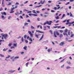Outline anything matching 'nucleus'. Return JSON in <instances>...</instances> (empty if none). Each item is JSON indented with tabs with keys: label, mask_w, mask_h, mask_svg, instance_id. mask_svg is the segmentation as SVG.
I'll list each match as a JSON object with an SVG mask.
<instances>
[{
	"label": "nucleus",
	"mask_w": 74,
	"mask_h": 74,
	"mask_svg": "<svg viewBox=\"0 0 74 74\" xmlns=\"http://www.w3.org/2000/svg\"><path fill=\"white\" fill-rule=\"evenodd\" d=\"M56 34L57 36H59V33L58 31H54L53 32V35L55 37H57V36H56Z\"/></svg>",
	"instance_id": "f257e3e1"
},
{
	"label": "nucleus",
	"mask_w": 74,
	"mask_h": 74,
	"mask_svg": "<svg viewBox=\"0 0 74 74\" xmlns=\"http://www.w3.org/2000/svg\"><path fill=\"white\" fill-rule=\"evenodd\" d=\"M1 35L2 36V37H4V39H6L7 38V36H8V35L7 34H4L3 33H2L1 34Z\"/></svg>",
	"instance_id": "f03ea898"
},
{
	"label": "nucleus",
	"mask_w": 74,
	"mask_h": 74,
	"mask_svg": "<svg viewBox=\"0 0 74 74\" xmlns=\"http://www.w3.org/2000/svg\"><path fill=\"white\" fill-rule=\"evenodd\" d=\"M51 23H53L52 21H49H49H47L43 25H45V24H48L49 25H51Z\"/></svg>",
	"instance_id": "7ed1b4c3"
},
{
	"label": "nucleus",
	"mask_w": 74,
	"mask_h": 74,
	"mask_svg": "<svg viewBox=\"0 0 74 74\" xmlns=\"http://www.w3.org/2000/svg\"><path fill=\"white\" fill-rule=\"evenodd\" d=\"M28 33L29 34H30V37H31V38H32V37H33V34H32V32L30 31H28Z\"/></svg>",
	"instance_id": "20e7f679"
},
{
	"label": "nucleus",
	"mask_w": 74,
	"mask_h": 74,
	"mask_svg": "<svg viewBox=\"0 0 74 74\" xmlns=\"http://www.w3.org/2000/svg\"><path fill=\"white\" fill-rule=\"evenodd\" d=\"M36 32H37V33H44V32L40 31V30H36Z\"/></svg>",
	"instance_id": "39448f33"
},
{
	"label": "nucleus",
	"mask_w": 74,
	"mask_h": 74,
	"mask_svg": "<svg viewBox=\"0 0 74 74\" xmlns=\"http://www.w3.org/2000/svg\"><path fill=\"white\" fill-rule=\"evenodd\" d=\"M64 44V42H61L59 44L60 45L62 46V45H63Z\"/></svg>",
	"instance_id": "423d86ee"
},
{
	"label": "nucleus",
	"mask_w": 74,
	"mask_h": 74,
	"mask_svg": "<svg viewBox=\"0 0 74 74\" xmlns=\"http://www.w3.org/2000/svg\"><path fill=\"white\" fill-rule=\"evenodd\" d=\"M74 23V22H69V23L68 22L66 23V25H69V24H70L71 25L72 24H73Z\"/></svg>",
	"instance_id": "0eeeda50"
},
{
	"label": "nucleus",
	"mask_w": 74,
	"mask_h": 74,
	"mask_svg": "<svg viewBox=\"0 0 74 74\" xmlns=\"http://www.w3.org/2000/svg\"><path fill=\"white\" fill-rule=\"evenodd\" d=\"M60 8V7H59L58 8H57L56 7H55L54 8V10H56L57 9V10H59V8Z\"/></svg>",
	"instance_id": "6e6552de"
},
{
	"label": "nucleus",
	"mask_w": 74,
	"mask_h": 74,
	"mask_svg": "<svg viewBox=\"0 0 74 74\" xmlns=\"http://www.w3.org/2000/svg\"><path fill=\"white\" fill-rule=\"evenodd\" d=\"M13 45L14 47H16L17 46V43H13Z\"/></svg>",
	"instance_id": "1a4fd4ad"
},
{
	"label": "nucleus",
	"mask_w": 74,
	"mask_h": 74,
	"mask_svg": "<svg viewBox=\"0 0 74 74\" xmlns=\"http://www.w3.org/2000/svg\"><path fill=\"white\" fill-rule=\"evenodd\" d=\"M43 37H44V34L42 35L41 37L40 38V39L39 40V41H41V40H42Z\"/></svg>",
	"instance_id": "9d476101"
},
{
	"label": "nucleus",
	"mask_w": 74,
	"mask_h": 74,
	"mask_svg": "<svg viewBox=\"0 0 74 74\" xmlns=\"http://www.w3.org/2000/svg\"><path fill=\"white\" fill-rule=\"evenodd\" d=\"M1 14H2V15H6V13L5 12H1Z\"/></svg>",
	"instance_id": "9b49d317"
},
{
	"label": "nucleus",
	"mask_w": 74,
	"mask_h": 74,
	"mask_svg": "<svg viewBox=\"0 0 74 74\" xmlns=\"http://www.w3.org/2000/svg\"><path fill=\"white\" fill-rule=\"evenodd\" d=\"M14 11H13V10L11 9L10 13H14Z\"/></svg>",
	"instance_id": "f8f14e48"
},
{
	"label": "nucleus",
	"mask_w": 74,
	"mask_h": 74,
	"mask_svg": "<svg viewBox=\"0 0 74 74\" xmlns=\"http://www.w3.org/2000/svg\"><path fill=\"white\" fill-rule=\"evenodd\" d=\"M23 49H24L25 50H27V46H25L24 47Z\"/></svg>",
	"instance_id": "ddd939ff"
},
{
	"label": "nucleus",
	"mask_w": 74,
	"mask_h": 74,
	"mask_svg": "<svg viewBox=\"0 0 74 74\" xmlns=\"http://www.w3.org/2000/svg\"><path fill=\"white\" fill-rule=\"evenodd\" d=\"M1 18H3V19H5V17H4L3 16H1Z\"/></svg>",
	"instance_id": "4468645a"
},
{
	"label": "nucleus",
	"mask_w": 74,
	"mask_h": 74,
	"mask_svg": "<svg viewBox=\"0 0 74 74\" xmlns=\"http://www.w3.org/2000/svg\"><path fill=\"white\" fill-rule=\"evenodd\" d=\"M31 28L32 29H35V28L32 25L31 26Z\"/></svg>",
	"instance_id": "2eb2a0df"
},
{
	"label": "nucleus",
	"mask_w": 74,
	"mask_h": 74,
	"mask_svg": "<svg viewBox=\"0 0 74 74\" xmlns=\"http://www.w3.org/2000/svg\"><path fill=\"white\" fill-rule=\"evenodd\" d=\"M59 37L60 38H62V37H63V35H62V34H60L59 36Z\"/></svg>",
	"instance_id": "dca6fc26"
},
{
	"label": "nucleus",
	"mask_w": 74,
	"mask_h": 74,
	"mask_svg": "<svg viewBox=\"0 0 74 74\" xmlns=\"http://www.w3.org/2000/svg\"><path fill=\"white\" fill-rule=\"evenodd\" d=\"M65 16V14H64L62 15V18H61V19H63V18H64V17Z\"/></svg>",
	"instance_id": "f3484780"
},
{
	"label": "nucleus",
	"mask_w": 74,
	"mask_h": 74,
	"mask_svg": "<svg viewBox=\"0 0 74 74\" xmlns=\"http://www.w3.org/2000/svg\"><path fill=\"white\" fill-rule=\"evenodd\" d=\"M35 36L36 37V38H38V35L37 34H36L35 35Z\"/></svg>",
	"instance_id": "a211bd4d"
},
{
	"label": "nucleus",
	"mask_w": 74,
	"mask_h": 74,
	"mask_svg": "<svg viewBox=\"0 0 74 74\" xmlns=\"http://www.w3.org/2000/svg\"><path fill=\"white\" fill-rule=\"evenodd\" d=\"M33 16H38V15L37 14H33Z\"/></svg>",
	"instance_id": "6ab92c4d"
},
{
	"label": "nucleus",
	"mask_w": 74,
	"mask_h": 74,
	"mask_svg": "<svg viewBox=\"0 0 74 74\" xmlns=\"http://www.w3.org/2000/svg\"><path fill=\"white\" fill-rule=\"evenodd\" d=\"M55 18L57 19H59V16H58L57 17L56 16Z\"/></svg>",
	"instance_id": "aec40b11"
},
{
	"label": "nucleus",
	"mask_w": 74,
	"mask_h": 74,
	"mask_svg": "<svg viewBox=\"0 0 74 74\" xmlns=\"http://www.w3.org/2000/svg\"><path fill=\"white\" fill-rule=\"evenodd\" d=\"M15 15H18V14H19V13H18V12H16V13H15Z\"/></svg>",
	"instance_id": "412c9836"
},
{
	"label": "nucleus",
	"mask_w": 74,
	"mask_h": 74,
	"mask_svg": "<svg viewBox=\"0 0 74 74\" xmlns=\"http://www.w3.org/2000/svg\"><path fill=\"white\" fill-rule=\"evenodd\" d=\"M33 14L30 13L29 14V16H32V15L33 16Z\"/></svg>",
	"instance_id": "4be33fe9"
},
{
	"label": "nucleus",
	"mask_w": 74,
	"mask_h": 74,
	"mask_svg": "<svg viewBox=\"0 0 74 74\" xmlns=\"http://www.w3.org/2000/svg\"><path fill=\"white\" fill-rule=\"evenodd\" d=\"M49 32H50V33H51V34H53V32H52V30H50Z\"/></svg>",
	"instance_id": "5701e85b"
},
{
	"label": "nucleus",
	"mask_w": 74,
	"mask_h": 74,
	"mask_svg": "<svg viewBox=\"0 0 74 74\" xmlns=\"http://www.w3.org/2000/svg\"><path fill=\"white\" fill-rule=\"evenodd\" d=\"M26 37H27V35H25L24 36V38H26Z\"/></svg>",
	"instance_id": "b1692460"
},
{
	"label": "nucleus",
	"mask_w": 74,
	"mask_h": 74,
	"mask_svg": "<svg viewBox=\"0 0 74 74\" xmlns=\"http://www.w3.org/2000/svg\"><path fill=\"white\" fill-rule=\"evenodd\" d=\"M33 12L34 14H37V13H36V11L35 10H33Z\"/></svg>",
	"instance_id": "393cba45"
},
{
	"label": "nucleus",
	"mask_w": 74,
	"mask_h": 74,
	"mask_svg": "<svg viewBox=\"0 0 74 74\" xmlns=\"http://www.w3.org/2000/svg\"><path fill=\"white\" fill-rule=\"evenodd\" d=\"M66 69H70V67L69 66H67L66 67Z\"/></svg>",
	"instance_id": "a878e982"
},
{
	"label": "nucleus",
	"mask_w": 74,
	"mask_h": 74,
	"mask_svg": "<svg viewBox=\"0 0 74 74\" xmlns=\"http://www.w3.org/2000/svg\"><path fill=\"white\" fill-rule=\"evenodd\" d=\"M19 57L18 56H16L15 57V58L14 59H18L19 58Z\"/></svg>",
	"instance_id": "bb28decb"
},
{
	"label": "nucleus",
	"mask_w": 74,
	"mask_h": 74,
	"mask_svg": "<svg viewBox=\"0 0 74 74\" xmlns=\"http://www.w3.org/2000/svg\"><path fill=\"white\" fill-rule=\"evenodd\" d=\"M28 23H25L24 24L25 26H26V25H28Z\"/></svg>",
	"instance_id": "cd10ccee"
},
{
	"label": "nucleus",
	"mask_w": 74,
	"mask_h": 74,
	"mask_svg": "<svg viewBox=\"0 0 74 74\" xmlns=\"http://www.w3.org/2000/svg\"><path fill=\"white\" fill-rule=\"evenodd\" d=\"M0 56H1V57H4V55H3L0 54Z\"/></svg>",
	"instance_id": "c85d7f7f"
},
{
	"label": "nucleus",
	"mask_w": 74,
	"mask_h": 74,
	"mask_svg": "<svg viewBox=\"0 0 74 74\" xmlns=\"http://www.w3.org/2000/svg\"><path fill=\"white\" fill-rule=\"evenodd\" d=\"M42 5H38V6H36V8H39V7H41Z\"/></svg>",
	"instance_id": "c756f323"
},
{
	"label": "nucleus",
	"mask_w": 74,
	"mask_h": 74,
	"mask_svg": "<svg viewBox=\"0 0 74 74\" xmlns=\"http://www.w3.org/2000/svg\"><path fill=\"white\" fill-rule=\"evenodd\" d=\"M70 16H71L72 17H73V14H71V13L70 12Z\"/></svg>",
	"instance_id": "7c9ffc66"
},
{
	"label": "nucleus",
	"mask_w": 74,
	"mask_h": 74,
	"mask_svg": "<svg viewBox=\"0 0 74 74\" xmlns=\"http://www.w3.org/2000/svg\"><path fill=\"white\" fill-rule=\"evenodd\" d=\"M67 63L69 64H71V63H70V62L69 61H67Z\"/></svg>",
	"instance_id": "2f4dec72"
},
{
	"label": "nucleus",
	"mask_w": 74,
	"mask_h": 74,
	"mask_svg": "<svg viewBox=\"0 0 74 74\" xmlns=\"http://www.w3.org/2000/svg\"><path fill=\"white\" fill-rule=\"evenodd\" d=\"M12 4L11 3V2H9L8 4V5H11Z\"/></svg>",
	"instance_id": "473e14b6"
},
{
	"label": "nucleus",
	"mask_w": 74,
	"mask_h": 74,
	"mask_svg": "<svg viewBox=\"0 0 74 74\" xmlns=\"http://www.w3.org/2000/svg\"><path fill=\"white\" fill-rule=\"evenodd\" d=\"M74 35L73 34H72L71 35V37H73V36H74Z\"/></svg>",
	"instance_id": "72a5a7b5"
},
{
	"label": "nucleus",
	"mask_w": 74,
	"mask_h": 74,
	"mask_svg": "<svg viewBox=\"0 0 74 74\" xmlns=\"http://www.w3.org/2000/svg\"><path fill=\"white\" fill-rule=\"evenodd\" d=\"M29 62H27L26 64V65L27 67V66H28V64H29Z\"/></svg>",
	"instance_id": "f704fd0d"
},
{
	"label": "nucleus",
	"mask_w": 74,
	"mask_h": 74,
	"mask_svg": "<svg viewBox=\"0 0 74 74\" xmlns=\"http://www.w3.org/2000/svg\"><path fill=\"white\" fill-rule=\"evenodd\" d=\"M19 4L18 2H17L15 4V5H19Z\"/></svg>",
	"instance_id": "c9c22d12"
},
{
	"label": "nucleus",
	"mask_w": 74,
	"mask_h": 74,
	"mask_svg": "<svg viewBox=\"0 0 74 74\" xmlns=\"http://www.w3.org/2000/svg\"><path fill=\"white\" fill-rule=\"evenodd\" d=\"M11 18V16H9L8 18V19H10Z\"/></svg>",
	"instance_id": "e433bc0d"
},
{
	"label": "nucleus",
	"mask_w": 74,
	"mask_h": 74,
	"mask_svg": "<svg viewBox=\"0 0 74 74\" xmlns=\"http://www.w3.org/2000/svg\"><path fill=\"white\" fill-rule=\"evenodd\" d=\"M44 16L45 17V18H46V17H47V16H48V15H45Z\"/></svg>",
	"instance_id": "4c0bfd02"
},
{
	"label": "nucleus",
	"mask_w": 74,
	"mask_h": 74,
	"mask_svg": "<svg viewBox=\"0 0 74 74\" xmlns=\"http://www.w3.org/2000/svg\"><path fill=\"white\" fill-rule=\"evenodd\" d=\"M3 10V9L2 8H0V11H2Z\"/></svg>",
	"instance_id": "58836bf2"
},
{
	"label": "nucleus",
	"mask_w": 74,
	"mask_h": 74,
	"mask_svg": "<svg viewBox=\"0 0 74 74\" xmlns=\"http://www.w3.org/2000/svg\"><path fill=\"white\" fill-rule=\"evenodd\" d=\"M70 4L69 2H67L66 3V5H68V4Z\"/></svg>",
	"instance_id": "ea45409f"
},
{
	"label": "nucleus",
	"mask_w": 74,
	"mask_h": 74,
	"mask_svg": "<svg viewBox=\"0 0 74 74\" xmlns=\"http://www.w3.org/2000/svg\"><path fill=\"white\" fill-rule=\"evenodd\" d=\"M37 20L38 21H40V18L38 17L37 18Z\"/></svg>",
	"instance_id": "a19ab883"
},
{
	"label": "nucleus",
	"mask_w": 74,
	"mask_h": 74,
	"mask_svg": "<svg viewBox=\"0 0 74 74\" xmlns=\"http://www.w3.org/2000/svg\"><path fill=\"white\" fill-rule=\"evenodd\" d=\"M45 0H43L42 3V4H44L45 3Z\"/></svg>",
	"instance_id": "79ce46f5"
},
{
	"label": "nucleus",
	"mask_w": 74,
	"mask_h": 74,
	"mask_svg": "<svg viewBox=\"0 0 74 74\" xmlns=\"http://www.w3.org/2000/svg\"><path fill=\"white\" fill-rule=\"evenodd\" d=\"M10 56H8V57H7L6 58V59H8V58H10Z\"/></svg>",
	"instance_id": "37998d69"
},
{
	"label": "nucleus",
	"mask_w": 74,
	"mask_h": 74,
	"mask_svg": "<svg viewBox=\"0 0 74 74\" xmlns=\"http://www.w3.org/2000/svg\"><path fill=\"white\" fill-rule=\"evenodd\" d=\"M21 41L23 42V38L22 37L21 39Z\"/></svg>",
	"instance_id": "c03bdc74"
},
{
	"label": "nucleus",
	"mask_w": 74,
	"mask_h": 74,
	"mask_svg": "<svg viewBox=\"0 0 74 74\" xmlns=\"http://www.w3.org/2000/svg\"><path fill=\"white\" fill-rule=\"evenodd\" d=\"M29 41H31V42L33 41L32 38H29Z\"/></svg>",
	"instance_id": "a18cd8bd"
},
{
	"label": "nucleus",
	"mask_w": 74,
	"mask_h": 74,
	"mask_svg": "<svg viewBox=\"0 0 74 74\" xmlns=\"http://www.w3.org/2000/svg\"><path fill=\"white\" fill-rule=\"evenodd\" d=\"M13 48H15V47L14 46H12L11 47V49H12Z\"/></svg>",
	"instance_id": "49530a36"
},
{
	"label": "nucleus",
	"mask_w": 74,
	"mask_h": 74,
	"mask_svg": "<svg viewBox=\"0 0 74 74\" xmlns=\"http://www.w3.org/2000/svg\"><path fill=\"white\" fill-rule=\"evenodd\" d=\"M12 45V44L11 43H10L9 45H8V46H9V47H11V45Z\"/></svg>",
	"instance_id": "de8ad7c7"
},
{
	"label": "nucleus",
	"mask_w": 74,
	"mask_h": 74,
	"mask_svg": "<svg viewBox=\"0 0 74 74\" xmlns=\"http://www.w3.org/2000/svg\"><path fill=\"white\" fill-rule=\"evenodd\" d=\"M58 26H54L53 27V28H54L55 29H56V28H58Z\"/></svg>",
	"instance_id": "09e8293b"
},
{
	"label": "nucleus",
	"mask_w": 74,
	"mask_h": 74,
	"mask_svg": "<svg viewBox=\"0 0 74 74\" xmlns=\"http://www.w3.org/2000/svg\"><path fill=\"white\" fill-rule=\"evenodd\" d=\"M60 33H63V30H60Z\"/></svg>",
	"instance_id": "8fccbe9b"
},
{
	"label": "nucleus",
	"mask_w": 74,
	"mask_h": 74,
	"mask_svg": "<svg viewBox=\"0 0 74 74\" xmlns=\"http://www.w3.org/2000/svg\"><path fill=\"white\" fill-rule=\"evenodd\" d=\"M3 51H7V49H3Z\"/></svg>",
	"instance_id": "3c124183"
},
{
	"label": "nucleus",
	"mask_w": 74,
	"mask_h": 74,
	"mask_svg": "<svg viewBox=\"0 0 74 74\" xmlns=\"http://www.w3.org/2000/svg\"><path fill=\"white\" fill-rule=\"evenodd\" d=\"M57 27L58 29H59V28H61V26H58Z\"/></svg>",
	"instance_id": "603ef678"
},
{
	"label": "nucleus",
	"mask_w": 74,
	"mask_h": 74,
	"mask_svg": "<svg viewBox=\"0 0 74 74\" xmlns=\"http://www.w3.org/2000/svg\"><path fill=\"white\" fill-rule=\"evenodd\" d=\"M25 42H26V43H27L28 42V41H27V40H25Z\"/></svg>",
	"instance_id": "864d4df0"
},
{
	"label": "nucleus",
	"mask_w": 74,
	"mask_h": 74,
	"mask_svg": "<svg viewBox=\"0 0 74 74\" xmlns=\"http://www.w3.org/2000/svg\"><path fill=\"white\" fill-rule=\"evenodd\" d=\"M27 13H32V12L31 11H29V12H27Z\"/></svg>",
	"instance_id": "5fc2aeb1"
},
{
	"label": "nucleus",
	"mask_w": 74,
	"mask_h": 74,
	"mask_svg": "<svg viewBox=\"0 0 74 74\" xmlns=\"http://www.w3.org/2000/svg\"><path fill=\"white\" fill-rule=\"evenodd\" d=\"M68 30H67V29H65V32H68Z\"/></svg>",
	"instance_id": "6e6d98bb"
},
{
	"label": "nucleus",
	"mask_w": 74,
	"mask_h": 74,
	"mask_svg": "<svg viewBox=\"0 0 74 74\" xmlns=\"http://www.w3.org/2000/svg\"><path fill=\"white\" fill-rule=\"evenodd\" d=\"M64 64H63V65H62V66H61V67L62 68L63 67H64Z\"/></svg>",
	"instance_id": "4d7b16f0"
},
{
	"label": "nucleus",
	"mask_w": 74,
	"mask_h": 74,
	"mask_svg": "<svg viewBox=\"0 0 74 74\" xmlns=\"http://www.w3.org/2000/svg\"><path fill=\"white\" fill-rule=\"evenodd\" d=\"M28 3V1H27L25 2H24V4H26V3Z\"/></svg>",
	"instance_id": "13d9d810"
},
{
	"label": "nucleus",
	"mask_w": 74,
	"mask_h": 74,
	"mask_svg": "<svg viewBox=\"0 0 74 74\" xmlns=\"http://www.w3.org/2000/svg\"><path fill=\"white\" fill-rule=\"evenodd\" d=\"M65 28V27H61V29H64Z\"/></svg>",
	"instance_id": "bf43d9fd"
},
{
	"label": "nucleus",
	"mask_w": 74,
	"mask_h": 74,
	"mask_svg": "<svg viewBox=\"0 0 74 74\" xmlns=\"http://www.w3.org/2000/svg\"><path fill=\"white\" fill-rule=\"evenodd\" d=\"M51 12H55V11H54L53 10H51Z\"/></svg>",
	"instance_id": "052dcab7"
},
{
	"label": "nucleus",
	"mask_w": 74,
	"mask_h": 74,
	"mask_svg": "<svg viewBox=\"0 0 74 74\" xmlns=\"http://www.w3.org/2000/svg\"><path fill=\"white\" fill-rule=\"evenodd\" d=\"M2 5H3V4H4V1H2Z\"/></svg>",
	"instance_id": "680f3d73"
},
{
	"label": "nucleus",
	"mask_w": 74,
	"mask_h": 74,
	"mask_svg": "<svg viewBox=\"0 0 74 74\" xmlns=\"http://www.w3.org/2000/svg\"><path fill=\"white\" fill-rule=\"evenodd\" d=\"M42 11H44V10H45V9L43 8L42 9Z\"/></svg>",
	"instance_id": "e2e57ef3"
},
{
	"label": "nucleus",
	"mask_w": 74,
	"mask_h": 74,
	"mask_svg": "<svg viewBox=\"0 0 74 74\" xmlns=\"http://www.w3.org/2000/svg\"><path fill=\"white\" fill-rule=\"evenodd\" d=\"M59 22V21L58 20L56 21V23H58V22Z\"/></svg>",
	"instance_id": "0e129e2a"
},
{
	"label": "nucleus",
	"mask_w": 74,
	"mask_h": 74,
	"mask_svg": "<svg viewBox=\"0 0 74 74\" xmlns=\"http://www.w3.org/2000/svg\"><path fill=\"white\" fill-rule=\"evenodd\" d=\"M29 7H32V6H33V5L30 4V5H29Z\"/></svg>",
	"instance_id": "69168bd1"
},
{
	"label": "nucleus",
	"mask_w": 74,
	"mask_h": 74,
	"mask_svg": "<svg viewBox=\"0 0 74 74\" xmlns=\"http://www.w3.org/2000/svg\"><path fill=\"white\" fill-rule=\"evenodd\" d=\"M73 1H74V0H70V1L71 2H72Z\"/></svg>",
	"instance_id": "338daca9"
},
{
	"label": "nucleus",
	"mask_w": 74,
	"mask_h": 74,
	"mask_svg": "<svg viewBox=\"0 0 74 74\" xmlns=\"http://www.w3.org/2000/svg\"><path fill=\"white\" fill-rule=\"evenodd\" d=\"M29 17V16H28V15H26V18H28Z\"/></svg>",
	"instance_id": "774afa93"
}]
</instances>
